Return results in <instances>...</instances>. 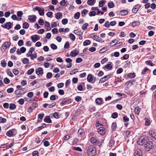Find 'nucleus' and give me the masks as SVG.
<instances>
[{"label": "nucleus", "instance_id": "obj_40", "mask_svg": "<svg viewBox=\"0 0 156 156\" xmlns=\"http://www.w3.org/2000/svg\"><path fill=\"white\" fill-rule=\"evenodd\" d=\"M88 11L86 9L83 10L82 12V16L84 17Z\"/></svg>", "mask_w": 156, "mask_h": 156}, {"label": "nucleus", "instance_id": "obj_22", "mask_svg": "<svg viewBox=\"0 0 156 156\" xmlns=\"http://www.w3.org/2000/svg\"><path fill=\"white\" fill-rule=\"evenodd\" d=\"M96 102L97 104L101 105L103 103V101L102 98H97L96 100Z\"/></svg>", "mask_w": 156, "mask_h": 156}, {"label": "nucleus", "instance_id": "obj_31", "mask_svg": "<svg viewBox=\"0 0 156 156\" xmlns=\"http://www.w3.org/2000/svg\"><path fill=\"white\" fill-rule=\"evenodd\" d=\"M105 1L102 0L100 1L99 3V6L100 7H102L103 5L105 3Z\"/></svg>", "mask_w": 156, "mask_h": 156}, {"label": "nucleus", "instance_id": "obj_49", "mask_svg": "<svg viewBox=\"0 0 156 156\" xmlns=\"http://www.w3.org/2000/svg\"><path fill=\"white\" fill-rule=\"evenodd\" d=\"M88 24L87 23H85L83 24L82 26V29L83 30H85L87 29V27Z\"/></svg>", "mask_w": 156, "mask_h": 156}, {"label": "nucleus", "instance_id": "obj_32", "mask_svg": "<svg viewBox=\"0 0 156 156\" xmlns=\"http://www.w3.org/2000/svg\"><path fill=\"white\" fill-rule=\"evenodd\" d=\"M134 156H142V153L141 150H139L137 151Z\"/></svg>", "mask_w": 156, "mask_h": 156}, {"label": "nucleus", "instance_id": "obj_29", "mask_svg": "<svg viewBox=\"0 0 156 156\" xmlns=\"http://www.w3.org/2000/svg\"><path fill=\"white\" fill-rule=\"evenodd\" d=\"M120 13L121 15L124 16L128 14V11L127 10H123L120 11Z\"/></svg>", "mask_w": 156, "mask_h": 156}, {"label": "nucleus", "instance_id": "obj_39", "mask_svg": "<svg viewBox=\"0 0 156 156\" xmlns=\"http://www.w3.org/2000/svg\"><path fill=\"white\" fill-rule=\"evenodd\" d=\"M1 65L2 67H5L6 66V62L5 60H3L1 62Z\"/></svg>", "mask_w": 156, "mask_h": 156}, {"label": "nucleus", "instance_id": "obj_9", "mask_svg": "<svg viewBox=\"0 0 156 156\" xmlns=\"http://www.w3.org/2000/svg\"><path fill=\"white\" fill-rule=\"evenodd\" d=\"M36 18V16L35 15H30L28 16V20L31 23L34 22Z\"/></svg>", "mask_w": 156, "mask_h": 156}, {"label": "nucleus", "instance_id": "obj_45", "mask_svg": "<svg viewBox=\"0 0 156 156\" xmlns=\"http://www.w3.org/2000/svg\"><path fill=\"white\" fill-rule=\"evenodd\" d=\"M145 63H146V64H147V65H150L151 66H153L154 65L150 60L147 61H146Z\"/></svg>", "mask_w": 156, "mask_h": 156}, {"label": "nucleus", "instance_id": "obj_51", "mask_svg": "<svg viewBox=\"0 0 156 156\" xmlns=\"http://www.w3.org/2000/svg\"><path fill=\"white\" fill-rule=\"evenodd\" d=\"M112 117L114 119H115L118 117V114L117 112H114L112 114Z\"/></svg>", "mask_w": 156, "mask_h": 156}, {"label": "nucleus", "instance_id": "obj_62", "mask_svg": "<svg viewBox=\"0 0 156 156\" xmlns=\"http://www.w3.org/2000/svg\"><path fill=\"white\" fill-rule=\"evenodd\" d=\"M78 140L77 138H75L72 142V145L76 144L78 142Z\"/></svg>", "mask_w": 156, "mask_h": 156}, {"label": "nucleus", "instance_id": "obj_41", "mask_svg": "<svg viewBox=\"0 0 156 156\" xmlns=\"http://www.w3.org/2000/svg\"><path fill=\"white\" fill-rule=\"evenodd\" d=\"M39 15L41 16H43L44 14V9H41L38 11Z\"/></svg>", "mask_w": 156, "mask_h": 156}, {"label": "nucleus", "instance_id": "obj_26", "mask_svg": "<svg viewBox=\"0 0 156 156\" xmlns=\"http://www.w3.org/2000/svg\"><path fill=\"white\" fill-rule=\"evenodd\" d=\"M60 5L62 6H66L67 5L65 0H62L60 3Z\"/></svg>", "mask_w": 156, "mask_h": 156}, {"label": "nucleus", "instance_id": "obj_61", "mask_svg": "<svg viewBox=\"0 0 156 156\" xmlns=\"http://www.w3.org/2000/svg\"><path fill=\"white\" fill-rule=\"evenodd\" d=\"M18 44L19 46H21L23 44V41L22 40H20L18 41Z\"/></svg>", "mask_w": 156, "mask_h": 156}, {"label": "nucleus", "instance_id": "obj_44", "mask_svg": "<svg viewBox=\"0 0 156 156\" xmlns=\"http://www.w3.org/2000/svg\"><path fill=\"white\" fill-rule=\"evenodd\" d=\"M34 71V69L33 68L30 69L27 72V73L28 75H31Z\"/></svg>", "mask_w": 156, "mask_h": 156}, {"label": "nucleus", "instance_id": "obj_48", "mask_svg": "<svg viewBox=\"0 0 156 156\" xmlns=\"http://www.w3.org/2000/svg\"><path fill=\"white\" fill-rule=\"evenodd\" d=\"M4 82L5 84H8L10 82L9 80L7 78H5L4 79Z\"/></svg>", "mask_w": 156, "mask_h": 156}, {"label": "nucleus", "instance_id": "obj_36", "mask_svg": "<svg viewBox=\"0 0 156 156\" xmlns=\"http://www.w3.org/2000/svg\"><path fill=\"white\" fill-rule=\"evenodd\" d=\"M29 27V25L27 22L24 23L23 25V28L27 29Z\"/></svg>", "mask_w": 156, "mask_h": 156}, {"label": "nucleus", "instance_id": "obj_33", "mask_svg": "<svg viewBox=\"0 0 156 156\" xmlns=\"http://www.w3.org/2000/svg\"><path fill=\"white\" fill-rule=\"evenodd\" d=\"M13 134V133L12 131L11 130H10L6 133V134L7 136L9 137H11L12 136Z\"/></svg>", "mask_w": 156, "mask_h": 156}, {"label": "nucleus", "instance_id": "obj_3", "mask_svg": "<svg viewBox=\"0 0 156 156\" xmlns=\"http://www.w3.org/2000/svg\"><path fill=\"white\" fill-rule=\"evenodd\" d=\"M153 147V144L152 142H147L144 145V147L146 150L149 151Z\"/></svg>", "mask_w": 156, "mask_h": 156}, {"label": "nucleus", "instance_id": "obj_27", "mask_svg": "<svg viewBox=\"0 0 156 156\" xmlns=\"http://www.w3.org/2000/svg\"><path fill=\"white\" fill-rule=\"evenodd\" d=\"M16 107V105L13 103H11L10 104L9 109L10 110L15 109Z\"/></svg>", "mask_w": 156, "mask_h": 156}, {"label": "nucleus", "instance_id": "obj_15", "mask_svg": "<svg viewBox=\"0 0 156 156\" xmlns=\"http://www.w3.org/2000/svg\"><path fill=\"white\" fill-rule=\"evenodd\" d=\"M79 52L76 49H74L70 52V55L72 57H75L79 54Z\"/></svg>", "mask_w": 156, "mask_h": 156}, {"label": "nucleus", "instance_id": "obj_37", "mask_svg": "<svg viewBox=\"0 0 156 156\" xmlns=\"http://www.w3.org/2000/svg\"><path fill=\"white\" fill-rule=\"evenodd\" d=\"M140 108L138 107H136L134 109L135 113L137 114H139L140 111Z\"/></svg>", "mask_w": 156, "mask_h": 156}, {"label": "nucleus", "instance_id": "obj_30", "mask_svg": "<svg viewBox=\"0 0 156 156\" xmlns=\"http://www.w3.org/2000/svg\"><path fill=\"white\" fill-rule=\"evenodd\" d=\"M91 42L90 40H87L85 41L83 43V45L84 46H87L90 44Z\"/></svg>", "mask_w": 156, "mask_h": 156}, {"label": "nucleus", "instance_id": "obj_17", "mask_svg": "<svg viewBox=\"0 0 156 156\" xmlns=\"http://www.w3.org/2000/svg\"><path fill=\"white\" fill-rule=\"evenodd\" d=\"M84 129H80L78 131V134L79 136H82L84 135Z\"/></svg>", "mask_w": 156, "mask_h": 156}, {"label": "nucleus", "instance_id": "obj_2", "mask_svg": "<svg viewBox=\"0 0 156 156\" xmlns=\"http://www.w3.org/2000/svg\"><path fill=\"white\" fill-rule=\"evenodd\" d=\"M147 141V137L141 136L137 141V144L140 145H142Z\"/></svg>", "mask_w": 156, "mask_h": 156}, {"label": "nucleus", "instance_id": "obj_19", "mask_svg": "<svg viewBox=\"0 0 156 156\" xmlns=\"http://www.w3.org/2000/svg\"><path fill=\"white\" fill-rule=\"evenodd\" d=\"M90 142L94 145L97 144H98L97 140L94 137H92L91 138Z\"/></svg>", "mask_w": 156, "mask_h": 156}, {"label": "nucleus", "instance_id": "obj_47", "mask_svg": "<svg viewBox=\"0 0 156 156\" xmlns=\"http://www.w3.org/2000/svg\"><path fill=\"white\" fill-rule=\"evenodd\" d=\"M116 123L115 122H113L111 128L112 130H114L116 129Z\"/></svg>", "mask_w": 156, "mask_h": 156}, {"label": "nucleus", "instance_id": "obj_16", "mask_svg": "<svg viewBox=\"0 0 156 156\" xmlns=\"http://www.w3.org/2000/svg\"><path fill=\"white\" fill-rule=\"evenodd\" d=\"M66 61L67 63H69L68 65L67 66V67L68 68H71L72 65V60L70 58H68L66 59Z\"/></svg>", "mask_w": 156, "mask_h": 156}, {"label": "nucleus", "instance_id": "obj_13", "mask_svg": "<svg viewBox=\"0 0 156 156\" xmlns=\"http://www.w3.org/2000/svg\"><path fill=\"white\" fill-rule=\"evenodd\" d=\"M99 134L101 135H103L105 133V129L103 127H100L98 130Z\"/></svg>", "mask_w": 156, "mask_h": 156}, {"label": "nucleus", "instance_id": "obj_25", "mask_svg": "<svg viewBox=\"0 0 156 156\" xmlns=\"http://www.w3.org/2000/svg\"><path fill=\"white\" fill-rule=\"evenodd\" d=\"M140 23L139 21H135L132 23V25L133 27H135L136 26L140 25Z\"/></svg>", "mask_w": 156, "mask_h": 156}, {"label": "nucleus", "instance_id": "obj_58", "mask_svg": "<svg viewBox=\"0 0 156 156\" xmlns=\"http://www.w3.org/2000/svg\"><path fill=\"white\" fill-rule=\"evenodd\" d=\"M73 149L74 150L80 151H82L81 149L79 147H73Z\"/></svg>", "mask_w": 156, "mask_h": 156}, {"label": "nucleus", "instance_id": "obj_60", "mask_svg": "<svg viewBox=\"0 0 156 156\" xmlns=\"http://www.w3.org/2000/svg\"><path fill=\"white\" fill-rule=\"evenodd\" d=\"M70 82L71 81L70 80H68L66 81L65 84V86L66 87H67L68 86H69L70 84Z\"/></svg>", "mask_w": 156, "mask_h": 156}, {"label": "nucleus", "instance_id": "obj_7", "mask_svg": "<svg viewBox=\"0 0 156 156\" xmlns=\"http://www.w3.org/2000/svg\"><path fill=\"white\" fill-rule=\"evenodd\" d=\"M149 135L150 136L156 139V130L154 129H152L149 131Z\"/></svg>", "mask_w": 156, "mask_h": 156}, {"label": "nucleus", "instance_id": "obj_8", "mask_svg": "<svg viewBox=\"0 0 156 156\" xmlns=\"http://www.w3.org/2000/svg\"><path fill=\"white\" fill-rule=\"evenodd\" d=\"M70 100L71 99L68 98H63L62 99V101L60 103V104L61 105L63 106L66 104L67 102H68L69 101H70Z\"/></svg>", "mask_w": 156, "mask_h": 156}, {"label": "nucleus", "instance_id": "obj_64", "mask_svg": "<svg viewBox=\"0 0 156 156\" xmlns=\"http://www.w3.org/2000/svg\"><path fill=\"white\" fill-rule=\"evenodd\" d=\"M106 69H111L112 68V66L110 64H108L105 66Z\"/></svg>", "mask_w": 156, "mask_h": 156}, {"label": "nucleus", "instance_id": "obj_14", "mask_svg": "<svg viewBox=\"0 0 156 156\" xmlns=\"http://www.w3.org/2000/svg\"><path fill=\"white\" fill-rule=\"evenodd\" d=\"M31 38L33 41L35 42L36 41L39 40L40 39V37L39 35H35L34 36H31Z\"/></svg>", "mask_w": 156, "mask_h": 156}, {"label": "nucleus", "instance_id": "obj_52", "mask_svg": "<svg viewBox=\"0 0 156 156\" xmlns=\"http://www.w3.org/2000/svg\"><path fill=\"white\" fill-rule=\"evenodd\" d=\"M62 23L63 25H66L68 22V20L66 19H64L62 21Z\"/></svg>", "mask_w": 156, "mask_h": 156}, {"label": "nucleus", "instance_id": "obj_55", "mask_svg": "<svg viewBox=\"0 0 156 156\" xmlns=\"http://www.w3.org/2000/svg\"><path fill=\"white\" fill-rule=\"evenodd\" d=\"M30 58L31 59H34V58H35L37 57V55L36 53H34L33 54L31 55Z\"/></svg>", "mask_w": 156, "mask_h": 156}, {"label": "nucleus", "instance_id": "obj_43", "mask_svg": "<svg viewBox=\"0 0 156 156\" xmlns=\"http://www.w3.org/2000/svg\"><path fill=\"white\" fill-rule=\"evenodd\" d=\"M91 37L93 39L95 40L96 41H97V40H98V36L96 35H92L91 36Z\"/></svg>", "mask_w": 156, "mask_h": 156}, {"label": "nucleus", "instance_id": "obj_54", "mask_svg": "<svg viewBox=\"0 0 156 156\" xmlns=\"http://www.w3.org/2000/svg\"><path fill=\"white\" fill-rule=\"evenodd\" d=\"M107 48L106 47H104L100 50V53H102L107 51Z\"/></svg>", "mask_w": 156, "mask_h": 156}, {"label": "nucleus", "instance_id": "obj_34", "mask_svg": "<svg viewBox=\"0 0 156 156\" xmlns=\"http://www.w3.org/2000/svg\"><path fill=\"white\" fill-rule=\"evenodd\" d=\"M108 7L110 8H113L114 6V4L112 2H110L108 3Z\"/></svg>", "mask_w": 156, "mask_h": 156}, {"label": "nucleus", "instance_id": "obj_28", "mask_svg": "<svg viewBox=\"0 0 156 156\" xmlns=\"http://www.w3.org/2000/svg\"><path fill=\"white\" fill-rule=\"evenodd\" d=\"M136 76L135 73H129L128 74L127 76L129 78H134Z\"/></svg>", "mask_w": 156, "mask_h": 156}, {"label": "nucleus", "instance_id": "obj_63", "mask_svg": "<svg viewBox=\"0 0 156 156\" xmlns=\"http://www.w3.org/2000/svg\"><path fill=\"white\" fill-rule=\"evenodd\" d=\"M23 14V12L22 11H19L17 13V15L18 16L21 17Z\"/></svg>", "mask_w": 156, "mask_h": 156}, {"label": "nucleus", "instance_id": "obj_5", "mask_svg": "<svg viewBox=\"0 0 156 156\" xmlns=\"http://www.w3.org/2000/svg\"><path fill=\"white\" fill-rule=\"evenodd\" d=\"M11 44V43L10 42H5L4 44L2 45V49L5 51L8 48H9Z\"/></svg>", "mask_w": 156, "mask_h": 156}, {"label": "nucleus", "instance_id": "obj_24", "mask_svg": "<svg viewBox=\"0 0 156 156\" xmlns=\"http://www.w3.org/2000/svg\"><path fill=\"white\" fill-rule=\"evenodd\" d=\"M87 80L89 82H92L93 79V78L91 74H89L87 77Z\"/></svg>", "mask_w": 156, "mask_h": 156}, {"label": "nucleus", "instance_id": "obj_4", "mask_svg": "<svg viewBox=\"0 0 156 156\" xmlns=\"http://www.w3.org/2000/svg\"><path fill=\"white\" fill-rule=\"evenodd\" d=\"M37 103H34L31 105V107H30L28 108L27 112L29 113L32 112L33 110L35 109V108L37 107Z\"/></svg>", "mask_w": 156, "mask_h": 156}, {"label": "nucleus", "instance_id": "obj_20", "mask_svg": "<svg viewBox=\"0 0 156 156\" xmlns=\"http://www.w3.org/2000/svg\"><path fill=\"white\" fill-rule=\"evenodd\" d=\"M96 2V0H88L87 1V3L89 5H93Z\"/></svg>", "mask_w": 156, "mask_h": 156}, {"label": "nucleus", "instance_id": "obj_42", "mask_svg": "<svg viewBox=\"0 0 156 156\" xmlns=\"http://www.w3.org/2000/svg\"><path fill=\"white\" fill-rule=\"evenodd\" d=\"M74 33L78 35H80L82 34V33L79 31L78 30H74Z\"/></svg>", "mask_w": 156, "mask_h": 156}, {"label": "nucleus", "instance_id": "obj_10", "mask_svg": "<svg viewBox=\"0 0 156 156\" xmlns=\"http://www.w3.org/2000/svg\"><path fill=\"white\" fill-rule=\"evenodd\" d=\"M36 73L38 76H39L40 75L41 76H42L43 74V71L42 68L41 67L38 68L36 70Z\"/></svg>", "mask_w": 156, "mask_h": 156}, {"label": "nucleus", "instance_id": "obj_11", "mask_svg": "<svg viewBox=\"0 0 156 156\" xmlns=\"http://www.w3.org/2000/svg\"><path fill=\"white\" fill-rule=\"evenodd\" d=\"M110 77V76L109 75L105 76L102 77L100 80L99 82L102 83L107 80Z\"/></svg>", "mask_w": 156, "mask_h": 156}, {"label": "nucleus", "instance_id": "obj_6", "mask_svg": "<svg viewBox=\"0 0 156 156\" xmlns=\"http://www.w3.org/2000/svg\"><path fill=\"white\" fill-rule=\"evenodd\" d=\"M12 25V23L10 22H9L6 23L2 25L1 26L4 28L9 30L11 28Z\"/></svg>", "mask_w": 156, "mask_h": 156}, {"label": "nucleus", "instance_id": "obj_21", "mask_svg": "<svg viewBox=\"0 0 156 156\" xmlns=\"http://www.w3.org/2000/svg\"><path fill=\"white\" fill-rule=\"evenodd\" d=\"M55 18L57 20L60 19L62 17V14L61 12H58L55 14Z\"/></svg>", "mask_w": 156, "mask_h": 156}, {"label": "nucleus", "instance_id": "obj_35", "mask_svg": "<svg viewBox=\"0 0 156 156\" xmlns=\"http://www.w3.org/2000/svg\"><path fill=\"white\" fill-rule=\"evenodd\" d=\"M80 13L79 12H78L76 13L74 15V18L76 19H78L80 16Z\"/></svg>", "mask_w": 156, "mask_h": 156}, {"label": "nucleus", "instance_id": "obj_57", "mask_svg": "<svg viewBox=\"0 0 156 156\" xmlns=\"http://www.w3.org/2000/svg\"><path fill=\"white\" fill-rule=\"evenodd\" d=\"M69 44L68 41H66L65 44L64 48H65L67 49L69 48Z\"/></svg>", "mask_w": 156, "mask_h": 156}, {"label": "nucleus", "instance_id": "obj_12", "mask_svg": "<svg viewBox=\"0 0 156 156\" xmlns=\"http://www.w3.org/2000/svg\"><path fill=\"white\" fill-rule=\"evenodd\" d=\"M140 7V6L139 4H137L135 5L132 9V12L136 13L137 12Z\"/></svg>", "mask_w": 156, "mask_h": 156}, {"label": "nucleus", "instance_id": "obj_56", "mask_svg": "<svg viewBox=\"0 0 156 156\" xmlns=\"http://www.w3.org/2000/svg\"><path fill=\"white\" fill-rule=\"evenodd\" d=\"M33 156H39V153L37 151H34L32 153Z\"/></svg>", "mask_w": 156, "mask_h": 156}, {"label": "nucleus", "instance_id": "obj_38", "mask_svg": "<svg viewBox=\"0 0 156 156\" xmlns=\"http://www.w3.org/2000/svg\"><path fill=\"white\" fill-rule=\"evenodd\" d=\"M70 38L73 41H74L75 40L76 37L72 33L70 34Z\"/></svg>", "mask_w": 156, "mask_h": 156}, {"label": "nucleus", "instance_id": "obj_1", "mask_svg": "<svg viewBox=\"0 0 156 156\" xmlns=\"http://www.w3.org/2000/svg\"><path fill=\"white\" fill-rule=\"evenodd\" d=\"M87 153L89 156H94L96 154V149L93 145L90 146L87 149Z\"/></svg>", "mask_w": 156, "mask_h": 156}, {"label": "nucleus", "instance_id": "obj_23", "mask_svg": "<svg viewBox=\"0 0 156 156\" xmlns=\"http://www.w3.org/2000/svg\"><path fill=\"white\" fill-rule=\"evenodd\" d=\"M44 120L46 122L49 123L51 122V121L50 119V117L49 116H46L44 119Z\"/></svg>", "mask_w": 156, "mask_h": 156}, {"label": "nucleus", "instance_id": "obj_18", "mask_svg": "<svg viewBox=\"0 0 156 156\" xmlns=\"http://www.w3.org/2000/svg\"><path fill=\"white\" fill-rule=\"evenodd\" d=\"M35 48L34 47H31L28 53L27 54V57H29L32 55V52L34 51Z\"/></svg>", "mask_w": 156, "mask_h": 156}, {"label": "nucleus", "instance_id": "obj_59", "mask_svg": "<svg viewBox=\"0 0 156 156\" xmlns=\"http://www.w3.org/2000/svg\"><path fill=\"white\" fill-rule=\"evenodd\" d=\"M96 14V12L94 11H90L89 14V15L90 16H94Z\"/></svg>", "mask_w": 156, "mask_h": 156}, {"label": "nucleus", "instance_id": "obj_46", "mask_svg": "<svg viewBox=\"0 0 156 156\" xmlns=\"http://www.w3.org/2000/svg\"><path fill=\"white\" fill-rule=\"evenodd\" d=\"M38 23L41 25H43L44 23V22L43 20L40 19L38 21Z\"/></svg>", "mask_w": 156, "mask_h": 156}, {"label": "nucleus", "instance_id": "obj_50", "mask_svg": "<svg viewBox=\"0 0 156 156\" xmlns=\"http://www.w3.org/2000/svg\"><path fill=\"white\" fill-rule=\"evenodd\" d=\"M51 48L53 49H56L57 48V47L55 44H52L50 45Z\"/></svg>", "mask_w": 156, "mask_h": 156}, {"label": "nucleus", "instance_id": "obj_53", "mask_svg": "<svg viewBox=\"0 0 156 156\" xmlns=\"http://www.w3.org/2000/svg\"><path fill=\"white\" fill-rule=\"evenodd\" d=\"M52 76V73L51 72L47 73L46 75V77L48 79L51 78Z\"/></svg>", "mask_w": 156, "mask_h": 156}]
</instances>
